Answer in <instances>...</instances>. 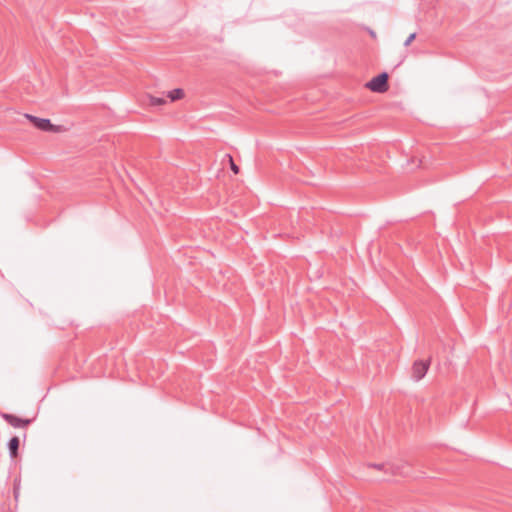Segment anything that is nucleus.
Masks as SVG:
<instances>
[{"label": "nucleus", "instance_id": "nucleus-1", "mask_svg": "<svg viewBox=\"0 0 512 512\" xmlns=\"http://www.w3.org/2000/svg\"><path fill=\"white\" fill-rule=\"evenodd\" d=\"M364 87L373 93L383 94L389 90V75L383 72L364 84Z\"/></svg>", "mask_w": 512, "mask_h": 512}, {"label": "nucleus", "instance_id": "nucleus-2", "mask_svg": "<svg viewBox=\"0 0 512 512\" xmlns=\"http://www.w3.org/2000/svg\"><path fill=\"white\" fill-rule=\"evenodd\" d=\"M26 118L39 130L51 133H63L67 129L63 125H55L49 119L39 118L27 114Z\"/></svg>", "mask_w": 512, "mask_h": 512}, {"label": "nucleus", "instance_id": "nucleus-3", "mask_svg": "<svg viewBox=\"0 0 512 512\" xmlns=\"http://www.w3.org/2000/svg\"><path fill=\"white\" fill-rule=\"evenodd\" d=\"M430 366V361L428 360H417L414 362L412 366V377L416 381H420L426 375Z\"/></svg>", "mask_w": 512, "mask_h": 512}, {"label": "nucleus", "instance_id": "nucleus-4", "mask_svg": "<svg viewBox=\"0 0 512 512\" xmlns=\"http://www.w3.org/2000/svg\"><path fill=\"white\" fill-rule=\"evenodd\" d=\"M3 418L13 427H24L30 423V420L19 419L14 415L3 414Z\"/></svg>", "mask_w": 512, "mask_h": 512}, {"label": "nucleus", "instance_id": "nucleus-5", "mask_svg": "<svg viewBox=\"0 0 512 512\" xmlns=\"http://www.w3.org/2000/svg\"><path fill=\"white\" fill-rule=\"evenodd\" d=\"M167 97L171 102L182 100L185 97V91L181 88H176L167 93Z\"/></svg>", "mask_w": 512, "mask_h": 512}, {"label": "nucleus", "instance_id": "nucleus-6", "mask_svg": "<svg viewBox=\"0 0 512 512\" xmlns=\"http://www.w3.org/2000/svg\"><path fill=\"white\" fill-rule=\"evenodd\" d=\"M18 447H19V439L17 437H13L9 441V450H10L12 457L17 456Z\"/></svg>", "mask_w": 512, "mask_h": 512}, {"label": "nucleus", "instance_id": "nucleus-7", "mask_svg": "<svg viewBox=\"0 0 512 512\" xmlns=\"http://www.w3.org/2000/svg\"><path fill=\"white\" fill-rule=\"evenodd\" d=\"M149 103L152 106H160V105H164L166 103V101L163 98H158V97L150 95L149 96Z\"/></svg>", "mask_w": 512, "mask_h": 512}, {"label": "nucleus", "instance_id": "nucleus-8", "mask_svg": "<svg viewBox=\"0 0 512 512\" xmlns=\"http://www.w3.org/2000/svg\"><path fill=\"white\" fill-rule=\"evenodd\" d=\"M230 167H231V170H232L235 174H238V173H239V167L234 163V161L232 160V158H230Z\"/></svg>", "mask_w": 512, "mask_h": 512}, {"label": "nucleus", "instance_id": "nucleus-9", "mask_svg": "<svg viewBox=\"0 0 512 512\" xmlns=\"http://www.w3.org/2000/svg\"><path fill=\"white\" fill-rule=\"evenodd\" d=\"M414 39H415V34L414 33L410 34L408 39L405 42V45L406 46L409 45Z\"/></svg>", "mask_w": 512, "mask_h": 512}]
</instances>
